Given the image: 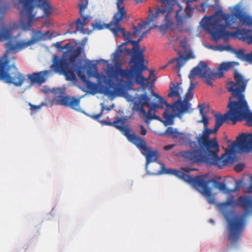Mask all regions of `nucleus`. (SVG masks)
Here are the masks:
<instances>
[{"mask_svg":"<svg viewBox=\"0 0 252 252\" xmlns=\"http://www.w3.org/2000/svg\"><path fill=\"white\" fill-rule=\"evenodd\" d=\"M235 9L236 11L233 14L224 13L219 9L214 15L203 18L201 26L211 34L215 41L221 38L226 41L231 35H233L243 41H247L249 44H252V16L243 14L238 7ZM230 52L238 59L252 63V51L245 54L243 49L237 50L232 48Z\"/></svg>","mask_w":252,"mask_h":252,"instance_id":"nucleus-1","label":"nucleus"},{"mask_svg":"<svg viewBox=\"0 0 252 252\" xmlns=\"http://www.w3.org/2000/svg\"><path fill=\"white\" fill-rule=\"evenodd\" d=\"M210 134L208 127H204L202 134L196 138L199 149L180 151L178 155L190 163L204 162L207 165H215L220 168L233 163L236 156L233 148L226 149L225 153L219 157V143L216 138L210 139Z\"/></svg>","mask_w":252,"mask_h":252,"instance_id":"nucleus-2","label":"nucleus"},{"mask_svg":"<svg viewBox=\"0 0 252 252\" xmlns=\"http://www.w3.org/2000/svg\"><path fill=\"white\" fill-rule=\"evenodd\" d=\"M11 32V29L7 28L0 20V41L8 40L5 44V52L2 57H0V80L16 87H21L27 81V77L19 71L15 65L16 57L11 55L18 52L9 49L14 45Z\"/></svg>","mask_w":252,"mask_h":252,"instance_id":"nucleus-3","label":"nucleus"},{"mask_svg":"<svg viewBox=\"0 0 252 252\" xmlns=\"http://www.w3.org/2000/svg\"><path fill=\"white\" fill-rule=\"evenodd\" d=\"M162 171L164 174L175 175L187 183L199 188L200 193L211 204H215L216 200L212 192V189L208 187L210 183H212L215 189L224 193L234 192L238 189L237 185H236L233 189H228L224 182L217 181L213 178L209 179L208 174L196 176L194 178H192L180 170L171 168L166 169L163 164H162Z\"/></svg>","mask_w":252,"mask_h":252,"instance_id":"nucleus-4","label":"nucleus"},{"mask_svg":"<svg viewBox=\"0 0 252 252\" xmlns=\"http://www.w3.org/2000/svg\"><path fill=\"white\" fill-rule=\"evenodd\" d=\"M235 110L236 117L237 121L245 119L247 125L252 126V112H251L247 100L245 98L244 93L247 85L248 79L245 78L244 76L239 73L236 70L234 72Z\"/></svg>","mask_w":252,"mask_h":252,"instance_id":"nucleus-5","label":"nucleus"},{"mask_svg":"<svg viewBox=\"0 0 252 252\" xmlns=\"http://www.w3.org/2000/svg\"><path fill=\"white\" fill-rule=\"evenodd\" d=\"M239 63L238 62H223L218 68V72H213L208 66L206 63L203 61H200L198 64L193 68L190 71L189 75V78L192 80L197 75L200 78L205 79L208 85L213 86L212 80L217 78H220L223 77V72L227 71L234 66H238Z\"/></svg>","mask_w":252,"mask_h":252,"instance_id":"nucleus-6","label":"nucleus"},{"mask_svg":"<svg viewBox=\"0 0 252 252\" xmlns=\"http://www.w3.org/2000/svg\"><path fill=\"white\" fill-rule=\"evenodd\" d=\"M82 48L80 46L74 49L72 55L70 58V62L65 58H61L58 56L54 55L53 57V63L51 67L56 72L63 74L65 76L67 81H74L76 79L75 72L76 71V64L74 63L76 58L81 54Z\"/></svg>","mask_w":252,"mask_h":252,"instance_id":"nucleus-7","label":"nucleus"},{"mask_svg":"<svg viewBox=\"0 0 252 252\" xmlns=\"http://www.w3.org/2000/svg\"><path fill=\"white\" fill-rule=\"evenodd\" d=\"M222 215L227 222L228 240L231 243L237 244L246 224L244 216H233V211H224Z\"/></svg>","mask_w":252,"mask_h":252,"instance_id":"nucleus-8","label":"nucleus"},{"mask_svg":"<svg viewBox=\"0 0 252 252\" xmlns=\"http://www.w3.org/2000/svg\"><path fill=\"white\" fill-rule=\"evenodd\" d=\"M133 63L131 65V75L129 81L135 79V82L141 87H144L150 84V77L145 78L143 75V72L147 70L148 67L144 65V55L141 52L134 55L130 59L129 63Z\"/></svg>","mask_w":252,"mask_h":252,"instance_id":"nucleus-9","label":"nucleus"},{"mask_svg":"<svg viewBox=\"0 0 252 252\" xmlns=\"http://www.w3.org/2000/svg\"><path fill=\"white\" fill-rule=\"evenodd\" d=\"M106 74L110 78L105 81V83L107 86L106 93L108 95H113L118 90V87L112 79L118 80L119 76H120L122 79L126 78L129 81L131 75V65L129 69H123L120 66L118 67L108 66Z\"/></svg>","mask_w":252,"mask_h":252,"instance_id":"nucleus-10","label":"nucleus"},{"mask_svg":"<svg viewBox=\"0 0 252 252\" xmlns=\"http://www.w3.org/2000/svg\"><path fill=\"white\" fill-rule=\"evenodd\" d=\"M234 82L231 81L228 82L226 84V89L228 92L231 93V95L229 98V102L227 105V108L229 110L224 114L223 116L221 114H216L215 115L216 123L215 125L219 126H221L224 122L228 120L231 121L233 124L236 123V110H235V89Z\"/></svg>","mask_w":252,"mask_h":252,"instance_id":"nucleus-11","label":"nucleus"},{"mask_svg":"<svg viewBox=\"0 0 252 252\" xmlns=\"http://www.w3.org/2000/svg\"><path fill=\"white\" fill-rule=\"evenodd\" d=\"M125 0H116L117 12L114 14L112 21L107 25H105L106 29H109L115 35H117L120 32L123 36L126 37V32L124 28L120 27V23L124 19L129 18L125 9Z\"/></svg>","mask_w":252,"mask_h":252,"instance_id":"nucleus-12","label":"nucleus"},{"mask_svg":"<svg viewBox=\"0 0 252 252\" xmlns=\"http://www.w3.org/2000/svg\"><path fill=\"white\" fill-rule=\"evenodd\" d=\"M33 35L30 40L26 41L22 40L15 42V39L13 38L14 45H12L10 50L14 52H19L20 50L27 48L32 45H33L37 41L40 40H46L51 39L53 36V32L51 33L49 31L42 33L41 31L32 30Z\"/></svg>","mask_w":252,"mask_h":252,"instance_id":"nucleus-13","label":"nucleus"},{"mask_svg":"<svg viewBox=\"0 0 252 252\" xmlns=\"http://www.w3.org/2000/svg\"><path fill=\"white\" fill-rule=\"evenodd\" d=\"M175 103L172 104L171 108L165 109L163 113V117L165 120L162 121V123L165 126L172 125L174 124V119L175 117H178L182 119L183 116L185 113H187L188 106L185 103H181L180 107L174 106Z\"/></svg>","mask_w":252,"mask_h":252,"instance_id":"nucleus-14","label":"nucleus"},{"mask_svg":"<svg viewBox=\"0 0 252 252\" xmlns=\"http://www.w3.org/2000/svg\"><path fill=\"white\" fill-rule=\"evenodd\" d=\"M220 208H224L227 206H240L246 212L252 213V199L247 196H239L237 201L234 200L233 195H229L226 202L219 205Z\"/></svg>","mask_w":252,"mask_h":252,"instance_id":"nucleus-15","label":"nucleus"},{"mask_svg":"<svg viewBox=\"0 0 252 252\" xmlns=\"http://www.w3.org/2000/svg\"><path fill=\"white\" fill-rule=\"evenodd\" d=\"M232 148H237L240 152L252 150V133H242L232 144Z\"/></svg>","mask_w":252,"mask_h":252,"instance_id":"nucleus-16","label":"nucleus"},{"mask_svg":"<svg viewBox=\"0 0 252 252\" xmlns=\"http://www.w3.org/2000/svg\"><path fill=\"white\" fill-rule=\"evenodd\" d=\"M49 73L50 71L47 70L28 73L26 75L29 83L27 88L30 89L34 85L40 86L46 81Z\"/></svg>","mask_w":252,"mask_h":252,"instance_id":"nucleus-17","label":"nucleus"},{"mask_svg":"<svg viewBox=\"0 0 252 252\" xmlns=\"http://www.w3.org/2000/svg\"><path fill=\"white\" fill-rule=\"evenodd\" d=\"M55 101L57 104L68 107L75 110H79L80 109L79 98L60 95L57 96Z\"/></svg>","mask_w":252,"mask_h":252,"instance_id":"nucleus-18","label":"nucleus"},{"mask_svg":"<svg viewBox=\"0 0 252 252\" xmlns=\"http://www.w3.org/2000/svg\"><path fill=\"white\" fill-rule=\"evenodd\" d=\"M136 147L141 151L142 154L145 156L147 164L158 160V151L151 150L150 148L147 146L146 143L143 139Z\"/></svg>","mask_w":252,"mask_h":252,"instance_id":"nucleus-19","label":"nucleus"},{"mask_svg":"<svg viewBox=\"0 0 252 252\" xmlns=\"http://www.w3.org/2000/svg\"><path fill=\"white\" fill-rule=\"evenodd\" d=\"M150 98L146 93L141 94L138 97V100L134 102L133 110L139 112L141 114L144 116H146L147 113L144 107L145 106L150 107Z\"/></svg>","mask_w":252,"mask_h":252,"instance_id":"nucleus-20","label":"nucleus"},{"mask_svg":"<svg viewBox=\"0 0 252 252\" xmlns=\"http://www.w3.org/2000/svg\"><path fill=\"white\" fill-rule=\"evenodd\" d=\"M187 3V5L185 9V12L186 14V16L185 15H182V7L180 5L178 6L179 9L177 10L176 13L175 15L176 19L177 20V25L176 27H182L183 25V20L186 18H189L192 16V13L193 12V9L191 6L189 4L190 2L186 1Z\"/></svg>","mask_w":252,"mask_h":252,"instance_id":"nucleus-21","label":"nucleus"},{"mask_svg":"<svg viewBox=\"0 0 252 252\" xmlns=\"http://www.w3.org/2000/svg\"><path fill=\"white\" fill-rule=\"evenodd\" d=\"M83 9L82 12L79 10L80 14L81 16V18H78L76 22V30L73 32H69L70 34L72 33H76L78 31H82L84 27L91 20L92 17L90 16H85L84 11Z\"/></svg>","mask_w":252,"mask_h":252,"instance_id":"nucleus-22","label":"nucleus"},{"mask_svg":"<svg viewBox=\"0 0 252 252\" xmlns=\"http://www.w3.org/2000/svg\"><path fill=\"white\" fill-rule=\"evenodd\" d=\"M120 130L126 137L127 139L134 145L137 146L143 140L140 137L136 135L134 133H130V129L124 126Z\"/></svg>","mask_w":252,"mask_h":252,"instance_id":"nucleus-23","label":"nucleus"},{"mask_svg":"<svg viewBox=\"0 0 252 252\" xmlns=\"http://www.w3.org/2000/svg\"><path fill=\"white\" fill-rule=\"evenodd\" d=\"M126 120V119L124 117H119L117 115L113 122L103 120L101 121V123L102 125L113 126L120 130L124 126Z\"/></svg>","mask_w":252,"mask_h":252,"instance_id":"nucleus-24","label":"nucleus"},{"mask_svg":"<svg viewBox=\"0 0 252 252\" xmlns=\"http://www.w3.org/2000/svg\"><path fill=\"white\" fill-rule=\"evenodd\" d=\"M198 107L199 109V113L202 116V119L199 121L198 123H203L204 127H207L209 124V121L206 115V113L209 111V106L207 105L206 108L204 104H199L198 105Z\"/></svg>","mask_w":252,"mask_h":252,"instance_id":"nucleus-25","label":"nucleus"},{"mask_svg":"<svg viewBox=\"0 0 252 252\" xmlns=\"http://www.w3.org/2000/svg\"><path fill=\"white\" fill-rule=\"evenodd\" d=\"M170 92L168 94L169 97H179L180 99V95L183 93V90L181 87V84L176 82L170 86Z\"/></svg>","mask_w":252,"mask_h":252,"instance_id":"nucleus-26","label":"nucleus"},{"mask_svg":"<svg viewBox=\"0 0 252 252\" xmlns=\"http://www.w3.org/2000/svg\"><path fill=\"white\" fill-rule=\"evenodd\" d=\"M140 41L139 40H133L131 38H128L127 39V41H125V42L123 43V44H124L125 45H126L127 44L130 43H131L132 46L133 48L131 50V53L130 54L131 55V59L135 55L138 54L140 52H142V54L143 50H140V46H139V42Z\"/></svg>","mask_w":252,"mask_h":252,"instance_id":"nucleus-27","label":"nucleus"},{"mask_svg":"<svg viewBox=\"0 0 252 252\" xmlns=\"http://www.w3.org/2000/svg\"><path fill=\"white\" fill-rule=\"evenodd\" d=\"M193 98V94L188 91L187 94H186V96L185 99L183 101L180 99H178L176 101L174 102L175 107H180V106H181V103H184L185 104H187L188 106L187 109V113L190 112L189 110L191 107V103L189 102V100L190 99H191Z\"/></svg>","mask_w":252,"mask_h":252,"instance_id":"nucleus-28","label":"nucleus"},{"mask_svg":"<svg viewBox=\"0 0 252 252\" xmlns=\"http://www.w3.org/2000/svg\"><path fill=\"white\" fill-rule=\"evenodd\" d=\"M124 45V44L122 43L118 47L115 52L113 53L112 55L113 60H119V59L124 54L130 55V54L131 53V51L128 49L126 48H123V46Z\"/></svg>","mask_w":252,"mask_h":252,"instance_id":"nucleus-29","label":"nucleus"},{"mask_svg":"<svg viewBox=\"0 0 252 252\" xmlns=\"http://www.w3.org/2000/svg\"><path fill=\"white\" fill-rule=\"evenodd\" d=\"M150 20V18L148 17V19L146 21H143V23H140L138 24L137 27L133 26V28L134 31L131 32L132 37H135L137 34L142 31L143 27H146L150 25L152 21H150L148 24H145L146 22H148Z\"/></svg>","mask_w":252,"mask_h":252,"instance_id":"nucleus-30","label":"nucleus"},{"mask_svg":"<svg viewBox=\"0 0 252 252\" xmlns=\"http://www.w3.org/2000/svg\"><path fill=\"white\" fill-rule=\"evenodd\" d=\"M165 134L168 137H171L173 138H177L181 134V132L177 130V129L172 127H168L165 131Z\"/></svg>","mask_w":252,"mask_h":252,"instance_id":"nucleus-31","label":"nucleus"},{"mask_svg":"<svg viewBox=\"0 0 252 252\" xmlns=\"http://www.w3.org/2000/svg\"><path fill=\"white\" fill-rule=\"evenodd\" d=\"M177 138L179 139V142L182 145H185L187 143H189L190 147H192L193 145H196L195 142H190L189 137L182 132H181V134L180 135V136Z\"/></svg>","mask_w":252,"mask_h":252,"instance_id":"nucleus-32","label":"nucleus"},{"mask_svg":"<svg viewBox=\"0 0 252 252\" xmlns=\"http://www.w3.org/2000/svg\"><path fill=\"white\" fill-rule=\"evenodd\" d=\"M153 95L156 97L158 99V102L160 104V106H164L165 105L166 107V109H169L171 108L172 104H170L167 103L166 101H165L163 98L159 95H158L157 94L155 93L153 90L152 91Z\"/></svg>","mask_w":252,"mask_h":252,"instance_id":"nucleus-33","label":"nucleus"},{"mask_svg":"<svg viewBox=\"0 0 252 252\" xmlns=\"http://www.w3.org/2000/svg\"><path fill=\"white\" fill-rule=\"evenodd\" d=\"M212 48L215 51H219L220 52H222L225 50L230 51V50H232V47L229 45H227L226 46L220 45L215 46L214 47H212Z\"/></svg>","mask_w":252,"mask_h":252,"instance_id":"nucleus-34","label":"nucleus"},{"mask_svg":"<svg viewBox=\"0 0 252 252\" xmlns=\"http://www.w3.org/2000/svg\"><path fill=\"white\" fill-rule=\"evenodd\" d=\"M177 59L179 60H177V64L175 67L180 69L187 61L185 59V56L184 55H180V56Z\"/></svg>","mask_w":252,"mask_h":252,"instance_id":"nucleus-35","label":"nucleus"},{"mask_svg":"<svg viewBox=\"0 0 252 252\" xmlns=\"http://www.w3.org/2000/svg\"><path fill=\"white\" fill-rule=\"evenodd\" d=\"M85 84L87 89L89 90L90 91L93 92L94 93L96 92L97 86L95 83L92 82L91 81L88 80Z\"/></svg>","mask_w":252,"mask_h":252,"instance_id":"nucleus-36","label":"nucleus"},{"mask_svg":"<svg viewBox=\"0 0 252 252\" xmlns=\"http://www.w3.org/2000/svg\"><path fill=\"white\" fill-rule=\"evenodd\" d=\"M89 0H80V1L78 4L79 7V10L81 12H82L83 9H86L88 5Z\"/></svg>","mask_w":252,"mask_h":252,"instance_id":"nucleus-37","label":"nucleus"},{"mask_svg":"<svg viewBox=\"0 0 252 252\" xmlns=\"http://www.w3.org/2000/svg\"><path fill=\"white\" fill-rule=\"evenodd\" d=\"M105 25L106 24H102L100 21H95V22L92 25V26L94 29H97L98 30H100L103 29L104 28H105Z\"/></svg>","mask_w":252,"mask_h":252,"instance_id":"nucleus-38","label":"nucleus"},{"mask_svg":"<svg viewBox=\"0 0 252 252\" xmlns=\"http://www.w3.org/2000/svg\"><path fill=\"white\" fill-rule=\"evenodd\" d=\"M62 42L59 41L57 42L55 44V47L59 50L63 49H67L69 46L70 43H67L66 44L64 47H63L62 46Z\"/></svg>","mask_w":252,"mask_h":252,"instance_id":"nucleus-39","label":"nucleus"},{"mask_svg":"<svg viewBox=\"0 0 252 252\" xmlns=\"http://www.w3.org/2000/svg\"><path fill=\"white\" fill-rule=\"evenodd\" d=\"M159 19H157L156 21H155L154 22H151V23H154L153 26L150 27L149 29L148 30H147L146 32H146V34L147 33L149 32L152 29H154V28H159V27L160 26H158V24H159Z\"/></svg>","mask_w":252,"mask_h":252,"instance_id":"nucleus-40","label":"nucleus"},{"mask_svg":"<svg viewBox=\"0 0 252 252\" xmlns=\"http://www.w3.org/2000/svg\"><path fill=\"white\" fill-rule=\"evenodd\" d=\"M149 110L148 111V113H150V111L152 109H159L161 108L162 109L163 108V106H160V105L154 102L152 103L151 105L150 104Z\"/></svg>","mask_w":252,"mask_h":252,"instance_id":"nucleus-41","label":"nucleus"},{"mask_svg":"<svg viewBox=\"0 0 252 252\" xmlns=\"http://www.w3.org/2000/svg\"><path fill=\"white\" fill-rule=\"evenodd\" d=\"M244 168V165L243 163H238L234 167V170L237 172H241Z\"/></svg>","mask_w":252,"mask_h":252,"instance_id":"nucleus-42","label":"nucleus"},{"mask_svg":"<svg viewBox=\"0 0 252 252\" xmlns=\"http://www.w3.org/2000/svg\"><path fill=\"white\" fill-rule=\"evenodd\" d=\"M208 6L209 5L208 4L204 2L200 4V9L199 10L201 11L205 12Z\"/></svg>","mask_w":252,"mask_h":252,"instance_id":"nucleus-43","label":"nucleus"},{"mask_svg":"<svg viewBox=\"0 0 252 252\" xmlns=\"http://www.w3.org/2000/svg\"><path fill=\"white\" fill-rule=\"evenodd\" d=\"M104 110V108H102V109L100 111V112L99 113L92 116V117L94 118V119L95 120H98L99 118L102 115L103 112Z\"/></svg>","mask_w":252,"mask_h":252,"instance_id":"nucleus-44","label":"nucleus"},{"mask_svg":"<svg viewBox=\"0 0 252 252\" xmlns=\"http://www.w3.org/2000/svg\"><path fill=\"white\" fill-rule=\"evenodd\" d=\"M184 56H185V59L186 60V61H187L188 60H189V59L194 58V56L193 54H192V53H191V52H189L188 54H187L186 55H184Z\"/></svg>","mask_w":252,"mask_h":252,"instance_id":"nucleus-45","label":"nucleus"},{"mask_svg":"<svg viewBox=\"0 0 252 252\" xmlns=\"http://www.w3.org/2000/svg\"><path fill=\"white\" fill-rule=\"evenodd\" d=\"M140 127L141 128L140 134L142 135H146L147 131L145 127L143 125H140Z\"/></svg>","mask_w":252,"mask_h":252,"instance_id":"nucleus-46","label":"nucleus"},{"mask_svg":"<svg viewBox=\"0 0 252 252\" xmlns=\"http://www.w3.org/2000/svg\"><path fill=\"white\" fill-rule=\"evenodd\" d=\"M78 76L80 79L85 83H86L87 81L89 80L87 79V77L84 73H83L82 75L81 76L80 75V73H78Z\"/></svg>","mask_w":252,"mask_h":252,"instance_id":"nucleus-47","label":"nucleus"},{"mask_svg":"<svg viewBox=\"0 0 252 252\" xmlns=\"http://www.w3.org/2000/svg\"><path fill=\"white\" fill-rule=\"evenodd\" d=\"M30 106L31 107V110H32V111L34 110H36V109H39L41 108V106L40 105L36 106V105H32V104L31 103H30Z\"/></svg>","mask_w":252,"mask_h":252,"instance_id":"nucleus-48","label":"nucleus"},{"mask_svg":"<svg viewBox=\"0 0 252 252\" xmlns=\"http://www.w3.org/2000/svg\"><path fill=\"white\" fill-rule=\"evenodd\" d=\"M182 169L183 171H184L186 172H188V173L189 172L191 171H194V170H197L195 168H189V167H184V168H182Z\"/></svg>","mask_w":252,"mask_h":252,"instance_id":"nucleus-49","label":"nucleus"},{"mask_svg":"<svg viewBox=\"0 0 252 252\" xmlns=\"http://www.w3.org/2000/svg\"><path fill=\"white\" fill-rule=\"evenodd\" d=\"M113 61L115 62L114 67H118L120 66V67H122V63L119 61V60H113Z\"/></svg>","mask_w":252,"mask_h":252,"instance_id":"nucleus-50","label":"nucleus"},{"mask_svg":"<svg viewBox=\"0 0 252 252\" xmlns=\"http://www.w3.org/2000/svg\"><path fill=\"white\" fill-rule=\"evenodd\" d=\"M174 145L171 144V145H169L167 146H165L164 147V149L165 150H170L174 147Z\"/></svg>","mask_w":252,"mask_h":252,"instance_id":"nucleus-51","label":"nucleus"},{"mask_svg":"<svg viewBox=\"0 0 252 252\" xmlns=\"http://www.w3.org/2000/svg\"><path fill=\"white\" fill-rule=\"evenodd\" d=\"M194 88V84L193 83V82L191 81L190 85L188 90V91L191 92V91L193 90Z\"/></svg>","mask_w":252,"mask_h":252,"instance_id":"nucleus-52","label":"nucleus"},{"mask_svg":"<svg viewBox=\"0 0 252 252\" xmlns=\"http://www.w3.org/2000/svg\"><path fill=\"white\" fill-rule=\"evenodd\" d=\"M132 35H131V32H128L127 33H126V37H124L125 41H127V39L128 38H131Z\"/></svg>","mask_w":252,"mask_h":252,"instance_id":"nucleus-53","label":"nucleus"},{"mask_svg":"<svg viewBox=\"0 0 252 252\" xmlns=\"http://www.w3.org/2000/svg\"><path fill=\"white\" fill-rule=\"evenodd\" d=\"M220 127V126L215 125L214 128L212 129L213 133H216Z\"/></svg>","mask_w":252,"mask_h":252,"instance_id":"nucleus-54","label":"nucleus"},{"mask_svg":"<svg viewBox=\"0 0 252 252\" xmlns=\"http://www.w3.org/2000/svg\"><path fill=\"white\" fill-rule=\"evenodd\" d=\"M220 127V126L215 125L214 128L212 129L213 133H216Z\"/></svg>","mask_w":252,"mask_h":252,"instance_id":"nucleus-55","label":"nucleus"},{"mask_svg":"<svg viewBox=\"0 0 252 252\" xmlns=\"http://www.w3.org/2000/svg\"><path fill=\"white\" fill-rule=\"evenodd\" d=\"M146 35V32H142V34L140 36L138 40H139L140 41L143 40L144 37Z\"/></svg>","mask_w":252,"mask_h":252,"instance_id":"nucleus-56","label":"nucleus"},{"mask_svg":"<svg viewBox=\"0 0 252 252\" xmlns=\"http://www.w3.org/2000/svg\"><path fill=\"white\" fill-rule=\"evenodd\" d=\"M177 60H179V59H177V58H174V59H172L171 60H170V61L168 62V63H169V64L173 63H174V62H177Z\"/></svg>","mask_w":252,"mask_h":252,"instance_id":"nucleus-57","label":"nucleus"},{"mask_svg":"<svg viewBox=\"0 0 252 252\" xmlns=\"http://www.w3.org/2000/svg\"><path fill=\"white\" fill-rule=\"evenodd\" d=\"M50 20L49 19L46 20L45 22L44 23V25H48L49 26L50 25Z\"/></svg>","mask_w":252,"mask_h":252,"instance_id":"nucleus-58","label":"nucleus"},{"mask_svg":"<svg viewBox=\"0 0 252 252\" xmlns=\"http://www.w3.org/2000/svg\"><path fill=\"white\" fill-rule=\"evenodd\" d=\"M152 75L155 76L154 74V70H150V76H151Z\"/></svg>","mask_w":252,"mask_h":252,"instance_id":"nucleus-59","label":"nucleus"},{"mask_svg":"<svg viewBox=\"0 0 252 252\" xmlns=\"http://www.w3.org/2000/svg\"><path fill=\"white\" fill-rule=\"evenodd\" d=\"M77 74L78 75V73H80V75H82V74L84 73L83 72H82V71L81 70H78L77 71Z\"/></svg>","mask_w":252,"mask_h":252,"instance_id":"nucleus-60","label":"nucleus"},{"mask_svg":"<svg viewBox=\"0 0 252 252\" xmlns=\"http://www.w3.org/2000/svg\"><path fill=\"white\" fill-rule=\"evenodd\" d=\"M137 3L141 2L143 1V0H134Z\"/></svg>","mask_w":252,"mask_h":252,"instance_id":"nucleus-61","label":"nucleus"},{"mask_svg":"<svg viewBox=\"0 0 252 252\" xmlns=\"http://www.w3.org/2000/svg\"><path fill=\"white\" fill-rule=\"evenodd\" d=\"M102 108H104V110H108V111H109L110 110V108L109 107H103Z\"/></svg>","mask_w":252,"mask_h":252,"instance_id":"nucleus-62","label":"nucleus"},{"mask_svg":"<svg viewBox=\"0 0 252 252\" xmlns=\"http://www.w3.org/2000/svg\"><path fill=\"white\" fill-rule=\"evenodd\" d=\"M92 67H93V68H94H94H96V64H93L92 65Z\"/></svg>","mask_w":252,"mask_h":252,"instance_id":"nucleus-63","label":"nucleus"},{"mask_svg":"<svg viewBox=\"0 0 252 252\" xmlns=\"http://www.w3.org/2000/svg\"><path fill=\"white\" fill-rule=\"evenodd\" d=\"M251 182H252V183H251V185L250 187V189H252V178Z\"/></svg>","mask_w":252,"mask_h":252,"instance_id":"nucleus-64","label":"nucleus"}]
</instances>
